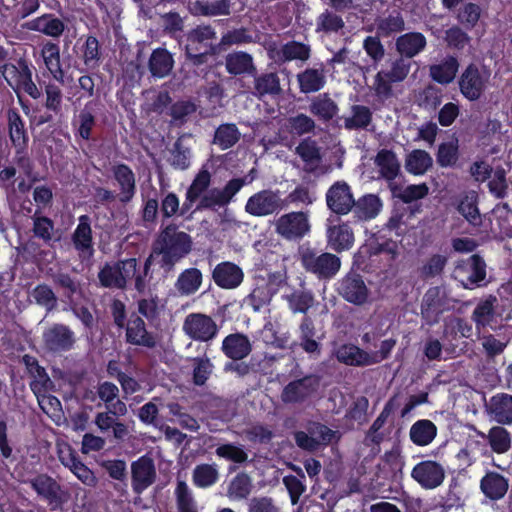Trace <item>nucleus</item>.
<instances>
[{"label": "nucleus", "instance_id": "44", "mask_svg": "<svg viewBox=\"0 0 512 512\" xmlns=\"http://www.w3.org/2000/svg\"><path fill=\"white\" fill-rule=\"evenodd\" d=\"M41 55L43 57L44 63L53 76V78L63 83L64 82V72L61 67L60 62V49L57 44L48 42L46 43L41 51Z\"/></svg>", "mask_w": 512, "mask_h": 512}, {"label": "nucleus", "instance_id": "55", "mask_svg": "<svg viewBox=\"0 0 512 512\" xmlns=\"http://www.w3.org/2000/svg\"><path fill=\"white\" fill-rule=\"evenodd\" d=\"M240 136L241 133L235 124H222L215 131L214 144L225 150L235 145Z\"/></svg>", "mask_w": 512, "mask_h": 512}, {"label": "nucleus", "instance_id": "54", "mask_svg": "<svg viewBox=\"0 0 512 512\" xmlns=\"http://www.w3.org/2000/svg\"><path fill=\"white\" fill-rule=\"evenodd\" d=\"M251 478L245 472L238 473L229 483L227 494L232 499H246L251 493Z\"/></svg>", "mask_w": 512, "mask_h": 512}, {"label": "nucleus", "instance_id": "38", "mask_svg": "<svg viewBox=\"0 0 512 512\" xmlns=\"http://www.w3.org/2000/svg\"><path fill=\"white\" fill-rule=\"evenodd\" d=\"M282 92L280 79L277 73L267 72L254 77V92L258 98L266 95L276 96Z\"/></svg>", "mask_w": 512, "mask_h": 512}, {"label": "nucleus", "instance_id": "62", "mask_svg": "<svg viewBox=\"0 0 512 512\" xmlns=\"http://www.w3.org/2000/svg\"><path fill=\"white\" fill-rule=\"evenodd\" d=\"M230 8V0H218L211 3L197 1L194 3L195 13L203 16L229 15Z\"/></svg>", "mask_w": 512, "mask_h": 512}, {"label": "nucleus", "instance_id": "39", "mask_svg": "<svg viewBox=\"0 0 512 512\" xmlns=\"http://www.w3.org/2000/svg\"><path fill=\"white\" fill-rule=\"evenodd\" d=\"M382 208V202L377 195L367 194L354 200L353 212L360 220H370L375 218Z\"/></svg>", "mask_w": 512, "mask_h": 512}, {"label": "nucleus", "instance_id": "32", "mask_svg": "<svg viewBox=\"0 0 512 512\" xmlns=\"http://www.w3.org/2000/svg\"><path fill=\"white\" fill-rule=\"evenodd\" d=\"M503 426L504 425L500 424L493 426L489 429L487 434L479 432V435L487 440L491 450L496 454H504L511 448V434Z\"/></svg>", "mask_w": 512, "mask_h": 512}, {"label": "nucleus", "instance_id": "49", "mask_svg": "<svg viewBox=\"0 0 512 512\" xmlns=\"http://www.w3.org/2000/svg\"><path fill=\"white\" fill-rule=\"evenodd\" d=\"M286 128L291 135L301 137L307 134H315L317 125L312 117L304 113H298L287 119Z\"/></svg>", "mask_w": 512, "mask_h": 512}, {"label": "nucleus", "instance_id": "8", "mask_svg": "<svg viewBox=\"0 0 512 512\" xmlns=\"http://www.w3.org/2000/svg\"><path fill=\"white\" fill-rule=\"evenodd\" d=\"M285 208V201L280 191L264 189L251 195L246 204L245 212L254 217H266L277 214Z\"/></svg>", "mask_w": 512, "mask_h": 512}, {"label": "nucleus", "instance_id": "21", "mask_svg": "<svg viewBox=\"0 0 512 512\" xmlns=\"http://www.w3.org/2000/svg\"><path fill=\"white\" fill-rule=\"evenodd\" d=\"M212 279L222 289H235L243 282L244 272L235 263L225 261L215 266Z\"/></svg>", "mask_w": 512, "mask_h": 512}, {"label": "nucleus", "instance_id": "53", "mask_svg": "<svg viewBox=\"0 0 512 512\" xmlns=\"http://www.w3.org/2000/svg\"><path fill=\"white\" fill-rule=\"evenodd\" d=\"M458 211L473 226H480L482 224L475 192H469L460 200Z\"/></svg>", "mask_w": 512, "mask_h": 512}, {"label": "nucleus", "instance_id": "52", "mask_svg": "<svg viewBox=\"0 0 512 512\" xmlns=\"http://www.w3.org/2000/svg\"><path fill=\"white\" fill-rule=\"evenodd\" d=\"M219 473L215 465L212 464H198L192 472L193 484L198 488H209L217 483Z\"/></svg>", "mask_w": 512, "mask_h": 512}, {"label": "nucleus", "instance_id": "11", "mask_svg": "<svg viewBox=\"0 0 512 512\" xmlns=\"http://www.w3.org/2000/svg\"><path fill=\"white\" fill-rule=\"evenodd\" d=\"M247 183L246 178H233L223 188H212L206 191L200 198L196 210H216L227 206Z\"/></svg>", "mask_w": 512, "mask_h": 512}, {"label": "nucleus", "instance_id": "10", "mask_svg": "<svg viewBox=\"0 0 512 512\" xmlns=\"http://www.w3.org/2000/svg\"><path fill=\"white\" fill-rule=\"evenodd\" d=\"M452 277L465 289L480 287L486 278V264L479 255L474 254L457 263Z\"/></svg>", "mask_w": 512, "mask_h": 512}, {"label": "nucleus", "instance_id": "42", "mask_svg": "<svg viewBox=\"0 0 512 512\" xmlns=\"http://www.w3.org/2000/svg\"><path fill=\"white\" fill-rule=\"evenodd\" d=\"M202 278L203 276L199 269L188 268L178 276L175 288L181 295H192L201 287Z\"/></svg>", "mask_w": 512, "mask_h": 512}, {"label": "nucleus", "instance_id": "3", "mask_svg": "<svg viewBox=\"0 0 512 512\" xmlns=\"http://www.w3.org/2000/svg\"><path fill=\"white\" fill-rule=\"evenodd\" d=\"M300 260L303 268L319 279H331L341 268V260L337 255L309 247L300 250Z\"/></svg>", "mask_w": 512, "mask_h": 512}, {"label": "nucleus", "instance_id": "34", "mask_svg": "<svg viewBox=\"0 0 512 512\" xmlns=\"http://www.w3.org/2000/svg\"><path fill=\"white\" fill-rule=\"evenodd\" d=\"M297 81L302 93H315L326 83L325 72L320 68H307L297 75Z\"/></svg>", "mask_w": 512, "mask_h": 512}, {"label": "nucleus", "instance_id": "51", "mask_svg": "<svg viewBox=\"0 0 512 512\" xmlns=\"http://www.w3.org/2000/svg\"><path fill=\"white\" fill-rule=\"evenodd\" d=\"M127 340L133 344L153 347L155 344L154 337L147 333L144 321L136 317L127 325Z\"/></svg>", "mask_w": 512, "mask_h": 512}, {"label": "nucleus", "instance_id": "6", "mask_svg": "<svg viewBox=\"0 0 512 512\" xmlns=\"http://www.w3.org/2000/svg\"><path fill=\"white\" fill-rule=\"evenodd\" d=\"M490 81V72L484 67L469 64L459 78L461 94L469 101H477L485 93Z\"/></svg>", "mask_w": 512, "mask_h": 512}, {"label": "nucleus", "instance_id": "35", "mask_svg": "<svg viewBox=\"0 0 512 512\" xmlns=\"http://www.w3.org/2000/svg\"><path fill=\"white\" fill-rule=\"evenodd\" d=\"M374 163L380 176L388 181L394 180L400 172V163L396 154L391 150H380L374 159Z\"/></svg>", "mask_w": 512, "mask_h": 512}, {"label": "nucleus", "instance_id": "12", "mask_svg": "<svg viewBox=\"0 0 512 512\" xmlns=\"http://www.w3.org/2000/svg\"><path fill=\"white\" fill-rule=\"evenodd\" d=\"M319 386L320 380L314 375L293 380L283 388L281 400L285 404L302 403L315 394Z\"/></svg>", "mask_w": 512, "mask_h": 512}, {"label": "nucleus", "instance_id": "63", "mask_svg": "<svg viewBox=\"0 0 512 512\" xmlns=\"http://www.w3.org/2000/svg\"><path fill=\"white\" fill-rule=\"evenodd\" d=\"M481 13L482 9L479 5L469 2L459 9L457 19L466 29H473L477 25Z\"/></svg>", "mask_w": 512, "mask_h": 512}, {"label": "nucleus", "instance_id": "4", "mask_svg": "<svg viewBox=\"0 0 512 512\" xmlns=\"http://www.w3.org/2000/svg\"><path fill=\"white\" fill-rule=\"evenodd\" d=\"M27 483L36 492L39 499L45 501L51 511L62 508L67 501L68 494L52 476L46 473H39L29 479Z\"/></svg>", "mask_w": 512, "mask_h": 512}, {"label": "nucleus", "instance_id": "33", "mask_svg": "<svg viewBox=\"0 0 512 512\" xmlns=\"http://www.w3.org/2000/svg\"><path fill=\"white\" fill-rule=\"evenodd\" d=\"M497 302L498 300L495 296L489 295L487 298L477 303L471 319L478 330L491 325L495 318Z\"/></svg>", "mask_w": 512, "mask_h": 512}, {"label": "nucleus", "instance_id": "18", "mask_svg": "<svg viewBox=\"0 0 512 512\" xmlns=\"http://www.w3.org/2000/svg\"><path fill=\"white\" fill-rule=\"evenodd\" d=\"M281 282L282 277L280 274H272L269 275L267 281H259L252 292L245 298V304L251 307L255 312L259 311L270 302Z\"/></svg>", "mask_w": 512, "mask_h": 512}, {"label": "nucleus", "instance_id": "41", "mask_svg": "<svg viewBox=\"0 0 512 512\" xmlns=\"http://www.w3.org/2000/svg\"><path fill=\"white\" fill-rule=\"evenodd\" d=\"M343 122L348 130L366 129L372 122V111L365 105H352L350 114L343 117Z\"/></svg>", "mask_w": 512, "mask_h": 512}, {"label": "nucleus", "instance_id": "23", "mask_svg": "<svg viewBox=\"0 0 512 512\" xmlns=\"http://www.w3.org/2000/svg\"><path fill=\"white\" fill-rule=\"evenodd\" d=\"M46 347L49 350H70L75 343L74 332L66 325L54 324L43 334Z\"/></svg>", "mask_w": 512, "mask_h": 512}, {"label": "nucleus", "instance_id": "19", "mask_svg": "<svg viewBox=\"0 0 512 512\" xmlns=\"http://www.w3.org/2000/svg\"><path fill=\"white\" fill-rule=\"evenodd\" d=\"M338 292L346 301L363 305L369 299V290L358 274H348L339 282Z\"/></svg>", "mask_w": 512, "mask_h": 512}, {"label": "nucleus", "instance_id": "48", "mask_svg": "<svg viewBox=\"0 0 512 512\" xmlns=\"http://www.w3.org/2000/svg\"><path fill=\"white\" fill-rule=\"evenodd\" d=\"M23 360L35 377V379L30 382L31 390L36 395L46 392L48 386L51 384V380L45 369L39 366L35 358L31 357L29 354H24Z\"/></svg>", "mask_w": 512, "mask_h": 512}, {"label": "nucleus", "instance_id": "37", "mask_svg": "<svg viewBox=\"0 0 512 512\" xmlns=\"http://www.w3.org/2000/svg\"><path fill=\"white\" fill-rule=\"evenodd\" d=\"M72 240L78 251L92 255V230L90 226V219L87 215L79 217V223L73 233Z\"/></svg>", "mask_w": 512, "mask_h": 512}, {"label": "nucleus", "instance_id": "16", "mask_svg": "<svg viewBox=\"0 0 512 512\" xmlns=\"http://www.w3.org/2000/svg\"><path fill=\"white\" fill-rule=\"evenodd\" d=\"M488 417L500 425H512V395L506 392L494 394L485 401Z\"/></svg>", "mask_w": 512, "mask_h": 512}, {"label": "nucleus", "instance_id": "31", "mask_svg": "<svg viewBox=\"0 0 512 512\" xmlns=\"http://www.w3.org/2000/svg\"><path fill=\"white\" fill-rule=\"evenodd\" d=\"M309 111L319 120L328 122L337 116L339 107L328 93H323L311 100Z\"/></svg>", "mask_w": 512, "mask_h": 512}, {"label": "nucleus", "instance_id": "50", "mask_svg": "<svg viewBox=\"0 0 512 512\" xmlns=\"http://www.w3.org/2000/svg\"><path fill=\"white\" fill-rule=\"evenodd\" d=\"M365 249L370 257L383 255L386 266H391L397 256V244L392 240L379 242L378 239H371L365 245Z\"/></svg>", "mask_w": 512, "mask_h": 512}, {"label": "nucleus", "instance_id": "17", "mask_svg": "<svg viewBox=\"0 0 512 512\" xmlns=\"http://www.w3.org/2000/svg\"><path fill=\"white\" fill-rule=\"evenodd\" d=\"M328 208L335 214L345 215L354 205V198L350 186L345 181L335 182L326 193Z\"/></svg>", "mask_w": 512, "mask_h": 512}, {"label": "nucleus", "instance_id": "24", "mask_svg": "<svg viewBox=\"0 0 512 512\" xmlns=\"http://www.w3.org/2000/svg\"><path fill=\"white\" fill-rule=\"evenodd\" d=\"M426 37L420 32H408L400 35L395 41V50L399 56L410 60L425 50Z\"/></svg>", "mask_w": 512, "mask_h": 512}, {"label": "nucleus", "instance_id": "60", "mask_svg": "<svg viewBox=\"0 0 512 512\" xmlns=\"http://www.w3.org/2000/svg\"><path fill=\"white\" fill-rule=\"evenodd\" d=\"M30 296L35 303L45 307L47 311L55 309L58 298L53 289L47 284H39L32 289Z\"/></svg>", "mask_w": 512, "mask_h": 512}, {"label": "nucleus", "instance_id": "45", "mask_svg": "<svg viewBox=\"0 0 512 512\" xmlns=\"http://www.w3.org/2000/svg\"><path fill=\"white\" fill-rule=\"evenodd\" d=\"M30 70L26 61L22 58L14 59L9 65L0 67V74L6 80L8 85L18 94L19 82L22 77Z\"/></svg>", "mask_w": 512, "mask_h": 512}, {"label": "nucleus", "instance_id": "2", "mask_svg": "<svg viewBox=\"0 0 512 512\" xmlns=\"http://www.w3.org/2000/svg\"><path fill=\"white\" fill-rule=\"evenodd\" d=\"M411 67V60L399 56L391 61L389 69L380 70L376 73L371 90L374 92L377 102L385 104L386 101L395 96L393 83L403 82L407 78Z\"/></svg>", "mask_w": 512, "mask_h": 512}, {"label": "nucleus", "instance_id": "43", "mask_svg": "<svg viewBox=\"0 0 512 512\" xmlns=\"http://www.w3.org/2000/svg\"><path fill=\"white\" fill-rule=\"evenodd\" d=\"M295 153L304 161V170L313 172L321 161L320 148L310 139L302 140L295 149Z\"/></svg>", "mask_w": 512, "mask_h": 512}, {"label": "nucleus", "instance_id": "14", "mask_svg": "<svg viewBox=\"0 0 512 512\" xmlns=\"http://www.w3.org/2000/svg\"><path fill=\"white\" fill-rule=\"evenodd\" d=\"M411 477L422 488L435 489L444 482L445 470L443 466L436 461L423 460L413 467Z\"/></svg>", "mask_w": 512, "mask_h": 512}, {"label": "nucleus", "instance_id": "47", "mask_svg": "<svg viewBox=\"0 0 512 512\" xmlns=\"http://www.w3.org/2000/svg\"><path fill=\"white\" fill-rule=\"evenodd\" d=\"M378 36L387 38L405 29V20L400 12H393L375 21Z\"/></svg>", "mask_w": 512, "mask_h": 512}, {"label": "nucleus", "instance_id": "27", "mask_svg": "<svg viewBox=\"0 0 512 512\" xmlns=\"http://www.w3.org/2000/svg\"><path fill=\"white\" fill-rule=\"evenodd\" d=\"M437 432L434 422L429 419H419L410 427L409 438L416 446L425 447L434 441Z\"/></svg>", "mask_w": 512, "mask_h": 512}, {"label": "nucleus", "instance_id": "61", "mask_svg": "<svg viewBox=\"0 0 512 512\" xmlns=\"http://www.w3.org/2000/svg\"><path fill=\"white\" fill-rule=\"evenodd\" d=\"M175 497L178 512H197L191 490L185 481L179 480L177 482Z\"/></svg>", "mask_w": 512, "mask_h": 512}, {"label": "nucleus", "instance_id": "30", "mask_svg": "<svg viewBox=\"0 0 512 512\" xmlns=\"http://www.w3.org/2000/svg\"><path fill=\"white\" fill-rule=\"evenodd\" d=\"M216 38V32L209 25H200L187 34L185 50H205L211 48L210 41Z\"/></svg>", "mask_w": 512, "mask_h": 512}, {"label": "nucleus", "instance_id": "64", "mask_svg": "<svg viewBox=\"0 0 512 512\" xmlns=\"http://www.w3.org/2000/svg\"><path fill=\"white\" fill-rule=\"evenodd\" d=\"M215 454L219 458H223L228 461H232L237 464H243L248 460V454L241 446H237L234 443H227L219 445Z\"/></svg>", "mask_w": 512, "mask_h": 512}, {"label": "nucleus", "instance_id": "59", "mask_svg": "<svg viewBox=\"0 0 512 512\" xmlns=\"http://www.w3.org/2000/svg\"><path fill=\"white\" fill-rule=\"evenodd\" d=\"M345 23L341 16L333 11L325 10L316 20V30L325 33H336L343 29Z\"/></svg>", "mask_w": 512, "mask_h": 512}, {"label": "nucleus", "instance_id": "58", "mask_svg": "<svg viewBox=\"0 0 512 512\" xmlns=\"http://www.w3.org/2000/svg\"><path fill=\"white\" fill-rule=\"evenodd\" d=\"M8 121L11 141L16 147L23 149L27 143L28 137L20 115L14 111L9 112Z\"/></svg>", "mask_w": 512, "mask_h": 512}, {"label": "nucleus", "instance_id": "40", "mask_svg": "<svg viewBox=\"0 0 512 512\" xmlns=\"http://www.w3.org/2000/svg\"><path fill=\"white\" fill-rule=\"evenodd\" d=\"M458 68V60L453 56H448L439 64L431 65L429 72L434 81L441 84H448L455 78Z\"/></svg>", "mask_w": 512, "mask_h": 512}, {"label": "nucleus", "instance_id": "36", "mask_svg": "<svg viewBox=\"0 0 512 512\" xmlns=\"http://www.w3.org/2000/svg\"><path fill=\"white\" fill-rule=\"evenodd\" d=\"M174 66L172 54L164 49H155L149 58V70L154 77L163 78L169 75Z\"/></svg>", "mask_w": 512, "mask_h": 512}, {"label": "nucleus", "instance_id": "46", "mask_svg": "<svg viewBox=\"0 0 512 512\" xmlns=\"http://www.w3.org/2000/svg\"><path fill=\"white\" fill-rule=\"evenodd\" d=\"M432 165L433 159L431 155L421 149L412 150L405 159V169L414 175H423Z\"/></svg>", "mask_w": 512, "mask_h": 512}, {"label": "nucleus", "instance_id": "29", "mask_svg": "<svg viewBox=\"0 0 512 512\" xmlns=\"http://www.w3.org/2000/svg\"><path fill=\"white\" fill-rule=\"evenodd\" d=\"M225 68L231 75H254L256 73L253 57L243 51L229 53L225 57Z\"/></svg>", "mask_w": 512, "mask_h": 512}, {"label": "nucleus", "instance_id": "9", "mask_svg": "<svg viewBox=\"0 0 512 512\" xmlns=\"http://www.w3.org/2000/svg\"><path fill=\"white\" fill-rule=\"evenodd\" d=\"M153 263V254H151L144 262L143 266H139L136 258H128L119 260L118 265L120 275L123 280L124 288L127 287L129 281H134V288L139 293H144L152 279L151 266Z\"/></svg>", "mask_w": 512, "mask_h": 512}, {"label": "nucleus", "instance_id": "15", "mask_svg": "<svg viewBox=\"0 0 512 512\" xmlns=\"http://www.w3.org/2000/svg\"><path fill=\"white\" fill-rule=\"evenodd\" d=\"M156 480V468L148 456H141L131 463V486L136 495H141Z\"/></svg>", "mask_w": 512, "mask_h": 512}, {"label": "nucleus", "instance_id": "25", "mask_svg": "<svg viewBox=\"0 0 512 512\" xmlns=\"http://www.w3.org/2000/svg\"><path fill=\"white\" fill-rule=\"evenodd\" d=\"M112 173L120 188V201H131L136 192L135 174L126 164H116L112 167Z\"/></svg>", "mask_w": 512, "mask_h": 512}, {"label": "nucleus", "instance_id": "13", "mask_svg": "<svg viewBox=\"0 0 512 512\" xmlns=\"http://www.w3.org/2000/svg\"><path fill=\"white\" fill-rule=\"evenodd\" d=\"M183 331L192 339L208 342L218 333L216 322L203 313H191L183 322Z\"/></svg>", "mask_w": 512, "mask_h": 512}, {"label": "nucleus", "instance_id": "1", "mask_svg": "<svg viewBox=\"0 0 512 512\" xmlns=\"http://www.w3.org/2000/svg\"><path fill=\"white\" fill-rule=\"evenodd\" d=\"M192 248L190 235L179 231L175 225H168L159 234L153 245V256L161 255L163 266L171 268L186 256Z\"/></svg>", "mask_w": 512, "mask_h": 512}, {"label": "nucleus", "instance_id": "56", "mask_svg": "<svg viewBox=\"0 0 512 512\" xmlns=\"http://www.w3.org/2000/svg\"><path fill=\"white\" fill-rule=\"evenodd\" d=\"M98 279L100 284L105 288L125 289L120 275L118 261L114 264H105L98 273Z\"/></svg>", "mask_w": 512, "mask_h": 512}, {"label": "nucleus", "instance_id": "26", "mask_svg": "<svg viewBox=\"0 0 512 512\" xmlns=\"http://www.w3.org/2000/svg\"><path fill=\"white\" fill-rule=\"evenodd\" d=\"M31 31L43 33L47 36L58 38L62 35L65 25L62 20L52 14H44L24 24Z\"/></svg>", "mask_w": 512, "mask_h": 512}, {"label": "nucleus", "instance_id": "57", "mask_svg": "<svg viewBox=\"0 0 512 512\" xmlns=\"http://www.w3.org/2000/svg\"><path fill=\"white\" fill-rule=\"evenodd\" d=\"M301 347L306 352H316L319 350V337L314 328L313 321L305 317L300 325Z\"/></svg>", "mask_w": 512, "mask_h": 512}, {"label": "nucleus", "instance_id": "20", "mask_svg": "<svg viewBox=\"0 0 512 512\" xmlns=\"http://www.w3.org/2000/svg\"><path fill=\"white\" fill-rule=\"evenodd\" d=\"M270 59L275 62L285 63L294 60L305 62L310 58L311 48L308 44L290 41L280 48L274 44L267 48Z\"/></svg>", "mask_w": 512, "mask_h": 512}, {"label": "nucleus", "instance_id": "22", "mask_svg": "<svg viewBox=\"0 0 512 512\" xmlns=\"http://www.w3.org/2000/svg\"><path fill=\"white\" fill-rule=\"evenodd\" d=\"M479 488L486 499L497 502L507 494L509 479L497 471H487L480 479Z\"/></svg>", "mask_w": 512, "mask_h": 512}, {"label": "nucleus", "instance_id": "5", "mask_svg": "<svg viewBox=\"0 0 512 512\" xmlns=\"http://www.w3.org/2000/svg\"><path fill=\"white\" fill-rule=\"evenodd\" d=\"M454 300L444 286L430 287L421 302V315L428 324L437 323L440 316L453 308Z\"/></svg>", "mask_w": 512, "mask_h": 512}, {"label": "nucleus", "instance_id": "28", "mask_svg": "<svg viewBox=\"0 0 512 512\" xmlns=\"http://www.w3.org/2000/svg\"><path fill=\"white\" fill-rule=\"evenodd\" d=\"M328 245L336 252L348 250L354 242V234L348 224L330 226L327 230Z\"/></svg>", "mask_w": 512, "mask_h": 512}, {"label": "nucleus", "instance_id": "7", "mask_svg": "<svg viewBox=\"0 0 512 512\" xmlns=\"http://www.w3.org/2000/svg\"><path fill=\"white\" fill-rule=\"evenodd\" d=\"M274 228L275 232L285 240H300L310 231L309 214L304 211L285 213L275 220Z\"/></svg>", "mask_w": 512, "mask_h": 512}]
</instances>
